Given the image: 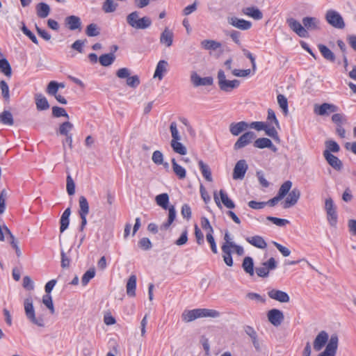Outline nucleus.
I'll return each instance as SVG.
<instances>
[{
  "mask_svg": "<svg viewBox=\"0 0 356 356\" xmlns=\"http://www.w3.org/2000/svg\"><path fill=\"white\" fill-rule=\"evenodd\" d=\"M270 298L282 303H287L290 301L289 296L284 291L278 289H271L268 292Z\"/></svg>",
  "mask_w": 356,
  "mask_h": 356,
  "instance_id": "16",
  "label": "nucleus"
},
{
  "mask_svg": "<svg viewBox=\"0 0 356 356\" xmlns=\"http://www.w3.org/2000/svg\"><path fill=\"white\" fill-rule=\"evenodd\" d=\"M338 106L329 103H323L321 105L316 104L314 108V113L321 116L329 115L332 113L338 111Z\"/></svg>",
  "mask_w": 356,
  "mask_h": 356,
  "instance_id": "9",
  "label": "nucleus"
},
{
  "mask_svg": "<svg viewBox=\"0 0 356 356\" xmlns=\"http://www.w3.org/2000/svg\"><path fill=\"white\" fill-rule=\"evenodd\" d=\"M0 71L8 77L12 75L11 66L6 58H1L0 60Z\"/></svg>",
  "mask_w": 356,
  "mask_h": 356,
  "instance_id": "38",
  "label": "nucleus"
},
{
  "mask_svg": "<svg viewBox=\"0 0 356 356\" xmlns=\"http://www.w3.org/2000/svg\"><path fill=\"white\" fill-rule=\"evenodd\" d=\"M255 138L256 134L254 131H246L237 139L234 145V149L235 150L241 149L250 144Z\"/></svg>",
  "mask_w": 356,
  "mask_h": 356,
  "instance_id": "6",
  "label": "nucleus"
},
{
  "mask_svg": "<svg viewBox=\"0 0 356 356\" xmlns=\"http://www.w3.org/2000/svg\"><path fill=\"white\" fill-rule=\"evenodd\" d=\"M127 84L131 88H135L140 84V79L138 76L134 75L129 76L127 79Z\"/></svg>",
  "mask_w": 356,
  "mask_h": 356,
  "instance_id": "64",
  "label": "nucleus"
},
{
  "mask_svg": "<svg viewBox=\"0 0 356 356\" xmlns=\"http://www.w3.org/2000/svg\"><path fill=\"white\" fill-rule=\"evenodd\" d=\"M222 257L225 263L228 266H233V259L232 257V250L227 245H222Z\"/></svg>",
  "mask_w": 356,
  "mask_h": 356,
  "instance_id": "41",
  "label": "nucleus"
},
{
  "mask_svg": "<svg viewBox=\"0 0 356 356\" xmlns=\"http://www.w3.org/2000/svg\"><path fill=\"white\" fill-rule=\"evenodd\" d=\"M0 122L4 125L13 126L14 124V119L10 111L4 110L0 114Z\"/></svg>",
  "mask_w": 356,
  "mask_h": 356,
  "instance_id": "33",
  "label": "nucleus"
},
{
  "mask_svg": "<svg viewBox=\"0 0 356 356\" xmlns=\"http://www.w3.org/2000/svg\"><path fill=\"white\" fill-rule=\"evenodd\" d=\"M170 130L172 136V140H181V136L177 129V125L175 122H171L170 125Z\"/></svg>",
  "mask_w": 356,
  "mask_h": 356,
  "instance_id": "62",
  "label": "nucleus"
},
{
  "mask_svg": "<svg viewBox=\"0 0 356 356\" xmlns=\"http://www.w3.org/2000/svg\"><path fill=\"white\" fill-rule=\"evenodd\" d=\"M21 30L23 33L26 35L34 44H38V40L36 36L29 29H27L24 24H23Z\"/></svg>",
  "mask_w": 356,
  "mask_h": 356,
  "instance_id": "56",
  "label": "nucleus"
},
{
  "mask_svg": "<svg viewBox=\"0 0 356 356\" xmlns=\"http://www.w3.org/2000/svg\"><path fill=\"white\" fill-rule=\"evenodd\" d=\"M42 303L49 309L51 314H54L55 309L53 304L52 297L49 294H46L42 297Z\"/></svg>",
  "mask_w": 356,
  "mask_h": 356,
  "instance_id": "51",
  "label": "nucleus"
},
{
  "mask_svg": "<svg viewBox=\"0 0 356 356\" xmlns=\"http://www.w3.org/2000/svg\"><path fill=\"white\" fill-rule=\"evenodd\" d=\"M247 242H248L252 245L260 248L265 249L267 246V243L263 237L260 236H254L246 238Z\"/></svg>",
  "mask_w": 356,
  "mask_h": 356,
  "instance_id": "25",
  "label": "nucleus"
},
{
  "mask_svg": "<svg viewBox=\"0 0 356 356\" xmlns=\"http://www.w3.org/2000/svg\"><path fill=\"white\" fill-rule=\"evenodd\" d=\"M300 197V191L299 189L295 188L288 193V196L285 200L284 208L287 209L294 206L298 201Z\"/></svg>",
  "mask_w": 356,
  "mask_h": 356,
  "instance_id": "18",
  "label": "nucleus"
},
{
  "mask_svg": "<svg viewBox=\"0 0 356 356\" xmlns=\"http://www.w3.org/2000/svg\"><path fill=\"white\" fill-rule=\"evenodd\" d=\"M191 81L195 87L201 86H211L213 79L211 76L200 77L195 72L191 73Z\"/></svg>",
  "mask_w": 356,
  "mask_h": 356,
  "instance_id": "15",
  "label": "nucleus"
},
{
  "mask_svg": "<svg viewBox=\"0 0 356 356\" xmlns=\"http://www.w3.org/2000/svg\"><path fill=\"white\" fill-rule=\"evenodd\" d=\"M227 21L230 25L241 31L249 30L252 25L251 22L236 17H228Z\"/></svg>",
  "mask_w": 356,
  "mask_h": 356,
  "instance_id": "12",
  "label": "nucleus"
},
{
  "mask_svg": "<svg viewBox=\"0 0 356 356\" xmlns=\"http://www.w3.org/2000/svg\"><path fill=\"white\" fill-rule=\"evenodd\" d=\"M318 48L323 58L330 62L335 61V56L334 53L325 45L320 44Z\"/></svg>",
  "mask_w": 356,
  "mask_h": 356,
  "instance_id": "31",
  "label": "nucleus"
},
{
  "mask_svg": "<svg viewBox=\"0 0 356 356\" xmlns=\"http://www.w3.org/2000/svg\"><path fill=\"white\" fill-rule=\"evenodd\" d=\"M52 115L55 118L65 117L69 118V115L66 112L65 109L59 106L52 107Z\"/></svg>",
  "mask_w": 356,
  "mask_h": 356,
  "instance_id": "53",
  "label": "nucleus"
},
{
  "mask_svg": "<svg viewBox=\"0 0 356 356\" xmlns=\"http://www.w3.org/2000/svg\"><path fill=\"white\" fill-rule=\"evenodd\" d=\"M93 352V346L92 343L87 341L83 343V346L81 350L83 356H91Z\"/></svg>",
  "mask_w": 356,
  "mask_h": 356,
  "instance_id": "57",
  "label": "nucleus"
},
{
  "mask_svg": "<svg viewBox=\"0 0 356 356\" xmlns=\"http://www.w3.org/2000/svg\"><path fill=\"white\" fill-rule=\"evenodd\" d=\"M268 321L275 327L280 326L284 319L283 312L278 309H272L267 313Z\"/></svg>",
  "mask_w": 356,
  "mask_h": 356,
  "instance_id": "11",
  "label": "nucleus"
},
{
  "mask_svg": "<svg viewBox=\"0 0 356 356\" xmlns=\"http://www.w3.org/2000/svg\"><path fill=\"white\" fill-rule=\"evenodd\" d=\"M277 103L280 107L282 108L283 113L286 115L288 113V101L287 99L283 95H278L277 97Z\"/></svg>",
  "mask_w": 356,
  "mask_h": 356,
  "instance_id": "49",
  "label": "nucleus"
},
{
  "mask_svg": "<svg viewBox=\"0 0 356 356\" xmlns=\"http://www.w3.org/2000/svg\"><path fill=\"white\" fill-rule=\"evenodd\" d=\"M86 33L89 37L97 36L99 34V29L96 24H90L86 27Z\"/></svg>",
  "mask_w": 356,
  "mask_h": 356,
  "instance_id": "52",
  "label": "nucleus"
},
{
  "mask_svg": "<svg viewBox=\"0 0 356 356\" xmlns=\"http://www.w3.org/2000/svg\"><path fill=\"white\" fill-rule=\"evenodd\" d=\"M115 56L113 52L105 54L99 58V61L102 66L108 67L111 65L115 60Z\"/></svg>",
  "mask_w": 356,
  "mask_h": 356,
  "instance_id": "35",
  "label": "nucleus"
},
{
  "mask_svg": "<svg viewBox=\"0 0 356 356\" xmlns=\"http://www.w3.org/2000/svg\"><path fill=\"white\" fill-rule=\"evenodd\" d=\"M24 313L28 321L38 327L44 326V320L42 316H36L33 307V300L31 296L24 300Z\"/></svg>",
  "mask_w": 356,
  "mask_h": 356,
  "instance_id": "1",
  "label": "nucleus"
},
{
  "mask_svg": "<svg viewBox=\"0 0 356 356\" xmlns=\"http://www.w3.org/2000/svg\"><path fill=\"white\" fill-rule=\"evenodd\" d=\"M286 23L289 28L300 38H307L309 33L306 29L296 19L289 18Z\"/></svg>",
  "mask_w": 356,
  "mask_h": 356,
  "instance_id": "8",
  "label": "nucleus"
},
{
  "mask_svg": "<svg viewBox=\"0 0 356 356\" xmlns=\"http://www.w3.org/2000/svg\"><path fill=\"white\" fill-rule=\"evenodd\" d=\"M267 124H271L275 126L280 129V124L279 122L276 118L275 113L274 111L271 108H268V116H267Z\"/></svg>",
  "mask_w": 356,
  "mask_h": 356,
  "instance_id": "48",
  "label": "nucleus"
},
{
  "mask_svg": "<svg viewBox=\"0 0 356 356\" xmlns=\"http://www.w3.org/2000/svg\"><path fill=\"white\" fill-rule=\"evenodd\" d=\"M325 19L328 24L337 29H343L345 23L341 15L334 10H329L325 14Z\"/></svg>",
  "mask_w": 356,
  "mask_h": 356,
  "instance_id": "5",
  "label": "nucleus"
},
{
  "mask_svg": "<svg viewBox=\"0 0 356 356\" xmlns=\"http://www.w3.org/2000/svg\"><path fill=\"white\" fill-rule=\"evenodd\" d=\"M152 159L157 165H161L163 162V155L161 152L156 150L152 154Z\"/></svg>",
  "mask_w": 356,
  "mask_h": 356,
  "instance_id": "63",
  "label": "nucleus"
},
{
  "mask_svg": "<svg viewBox=\"0 0 356 356\" xmlns=\"http://www.w3.org/2000/svg\"><path fill=\"white\" fill-rule=\"evenodd\" d=\"M127 24L136 29H146L152 24V20L149 17L145 16L139 18V13L134 11L129 13L126 18Z\"/></svg>",
  "mask_w": 356,
  "mask_h": 356,
  "instance_id": "2",
  "label": "nucleus"
},
{
  "mask_svg": "<svg viewBox=\"0 0 356 356\" xmlns=\"http://www.w3.org/2000/svg\"><path fill=\"white\" fill-rule=\"evenodd\" d=\"M173 38V32L166 27L161 34L160 42L165 47H170L172 44Z\"/></svg>",
  "mask_w": 356,
  "mask_h": 356,
  "instance_id": "20",
  "label": "nucleus"
},
{
  "mask_svg": "<svg viewBox=\"0 0 356 356\" xmlns=\"http://www.w3.org/2000/svg\"><path fill=\"white\" fill-rule=\"evenodd\" d=\"M326 149L329 152H338L340 149L339 145L334 140H327L325 143Z\"/></svg>",
  "mask_w": 356,
  "mask_h": 356,
  "instance_id": "60",
  "label": "nucleus"
},
{
  "mask_svg": "<svg viewBox=\"0 0 356 356\" xmlns=\"http://www.w3.org/2000/svg\"><path fill=\"white\" fill-rule=\"evenodd\" d=\"M156 204L164 209H167L169 203V196L167 193H161L156 196Z\"/></svg>",
  "mask_w": 356,
  "mask_h": 356,
  "instance_id": "43",
  "label": "nucleus"
},
{
  "mask_svg": "<svg viewBox=\"0 0 356 356\" xmlns=\"http://www.w3.org/2000/svg\"><path fill=\"white\" fill-rule=\"evenodd\" d=\"M242 13L256 20H259L263 17V14L261 10L254 6L244 8L242 9Z\"/></svg>",
  "mask_w": 356,
  "mask_h": 356,
  "instance_id": "23",
  "label": "nucleus"
},
{
  "mask_svg": "<svg viewBox=\"0 0 356 356\" xmlns=\"http://www.w3.org/2000/svg\"><path fill=\"white\" fill-rule=\"evenodd\" d=\"M303 26L306 30H318L319 29L320 21L313 17H305L302 18Z\"/></svg>",
  "mask_w": 356,
  "mask_h": 356,
  "instance_id": "22",
  "label": "nucleus"
},
{
  "mask_svg": "<svg viewBox=\"0 0 356 356\" xmlns=\"http://www.w3.org/2000/svg\"><path fill=\"white\" fill-rule=\"evenodd\" d=\"M325 211L327 214V220L332 227H336L338 222L337 207L331 197H327L325 201Z\"/></svg>",
  "mask_w": 356,
  "mask_h": 356,
  "instance_id": "4",
  "label": "nucleus"
},
{
  "mask_svg": "<svg viewBox=\"0 0 356 356\" xmlns=\"http://www.w3.org/2000/svg\"><path fill=\"white\" fill-rule=\"evenodd\" d=\"M200 169L201 170V172L203 175V177L205 178V179L208 181H212V175L211 170L209 167V165L206 163H204L202 160L199 161L198 162Z\"/></svg>",
  "mask_w": 356,
  "mask_h": 356,
  "instance_id": "39",
  "label": "nucleus"
},
{
  "mask_svg": "<svg viewBox=\"0 0 356 356\" xmlns=\"http://www.w3.org/2000/svg\"><path fill=\"white\" fill-rule=\"evenodd\" d=\"M330 339L328 334L324 330L321 331L314 340V349L316 351H320L326 343H328Z\"/></svg>",
  "mask_w": 356,
  "mask_h": 356,
  "instance_id": "13",
  "label": "nucleus"
},
{
  "mask_svg": "<svg viewBox=\"0 0 356 356\" xmlns=\"http://www.w3.org/2000/svg\"><path fill=\"white\" fill-rule=\"evenodd\" d=\"M275 127H276L271 124H266V128L264 131L266 135L271 137L275 141L279 143L280 139Z\"/></svg>",
  "mask_w": 356,
  "mask_h": 356,
  "instance_id": "46",
  "label": "nucleus"
},
{
  "mask_svg": "<svg viewBox=\"0 0 356 356\" xmlns=\"http://www.w3.org/2000/svg\"><path fill=\"white\" fill-rule=\"evenodd\" d=\"M180 140H172L170 145L173 151L181 155H185L187 152L186 147L179 142Z\"/></svg>",
  "mask_w": 356,
  "mask_h": 356,
  "instance_id": "37",
  "label": "nucleus"
},
{
  "mask_svg": "<svg viewBox=\"0 0 356 356\" xmlns=\"http://www.w3.org/2000/svg\"><path fill=\"white\" fill-rule=\"evenodd\" d=\"M74 126L69 122L66 121L60 124L57 131V134L67 136L71 134L70 132L72 130Z\"/></svg>",
  "mask_w": 356,
  "mask_h": 356,
  "instance_id": "40",
  "label": "nucleus"
},
{
  "mask_svg": "<svg viewBox=\"0 0 356 356\" xmlns=\"http://www.w3.org/2000/svg\"><path fill=\"white\" fill-rule=\"evenodd\" d=\"M0 89L1 90V95L3 98L6 101H8L10 99L9 88L7 83L4 80H1L0 81Z\"/></svg>",
  "mask_w": 356,
  "mask_h": 356,
  "instance_id": "54",
  "label": "nucleus"
},
{
  "mask_svg": "<svg viewBox=\"0 0 356 356\" xmlns=\"http://www.w3.org/2000/svg\"><path fill=\"white\" fill-rule=\"evenodd\" d=\"M242 267L245 272L250 276L254 275V262L252 258L246 257L243 259Z\"/></svg>",
  "mask_w": 356,
  "mask_h": 356,
  "instance_id": "34",
  "label": "nucleus"
},
{
  "mask_svg": "<svg viewBox=\"0 0 356 356\" xmlns=\"http://www.w3.org/2000/svg\"><path fill=\"white\" fill-rule=\"evenodd\" d=\"M136 280L137 278L135 275H131L128 279L126 290L127 295L130 297L136 296Z\"/></svg>",
  "mask_w": 356,
  "mask_h": 356,
  "instance_id": "26",
  "label": "nucleus"
},
{
  "mask_svg": "<svg viewBox=\"0 0 356 356\" xmlns=\"http://www.w3.org/2000/svg\"><path fill=\"white\" fill-rule=\"evenodd\" d=\"M201 45L205 49L216 50L221 47V44L218 42L211 40H204L201 42Z\"/></svg>",
  "mask_w": 356,
  "mask_h": 356,
  "instance_id": "45",
  "label": "nucleus"
},
{
  "mask_svg": "<svg viewBox=\"0 0 356 356\" xmlns=\"http://www.w3.org/2000/svg\"><path fill=\"white\" fill-rule=\"evenodd\" d=\"M248 168V164L244 159L239 160L235 165L233 171L234 179H243Z\"/></svg>",
  "mask_w": 356,
  "mask_h": 356,
  "instance_id": "14",
  "label": "nucleus"
},
{
  "mask_svg": "<svg viewBox=\"0 0 356 356\" xmlns=\"http://www.w3.org/2000/svg\"><path fill=\"white\" fill-rule=\"evenodd\" d=\"M292 182L291 181H284L280 187L277 195L283 199L290 192Z\"/></svg>",
  "mask_w": 356,
  "mask_h": 356,
  "instance_id": "44",
  "label": "nucleus"
},
{
  "mask_svg": "<svg viewBox=\"0 0 356 356\" xmlns=\"http://www.w3.org/2000/svg\"><path fill=\"white\" fill-rule=\"evenodd\" d=\"M176 218V210L173 205L170 206L168 208V220L165 222H163L160 226L161 230H167L171 224L173 222V221L175 220Z\"/></svg>",
  "mask_w": 356,
  "mask_h": 356,
  "instance_id": "29",
  "label": "nucleus"
},
{
  "mask_svg": "<svg viewBox=\"0 0 356 356\" xmlns=\"http://www.w3.org/2000/svg\"><path fill=\"white\" fill-rule=\"evenodd\" d=\"M218 83L219 88L224 92H230L240 86V81L237 79L227 80L225 72L219 70L218 72Z\"/></svg>",
  "mask_w": 356,
  "mask_h": 356,
  "instance_id": "3",
  "label": "nucleus"
},
{
  "mask_svg": "<svg viewBox=\"0 0 356 356\" xmlns=\"http://www.w3.org/2000/svg\"><path fill=\"white\" fill-rule=\"evenodd\" d=\"M58 90L57 82L55 81H50L47 88V92L49 95L56 96V95L58 94Z\"/></svg>",
  "mask_w": 356,
  "mask_h": 356,
  "instance_id": "59",
  "label": "nucleus"
},
{
  "mask_svg": "<svg viewBox=\"0 0 356 356\" xmlns=\"http://www.w3.org/2000/svg\"><path fill=\"white\" fill-rule=\"evenodd\" d=\"M172 170L175 174L178 177L179 179H184L186 178V170L179 165L175 159H172Z\"/></svg>",
  "mask_w": 356,
  "mask_h": 356,
  "instance_id": "36",
  "label": "nucleus"
},
{
  "mask_svg": "<svg viewBox=\"0 0 356 356\" xmlns=\"http://www.w3.org/2000/svg\"><path fill=\"white\" fill-rule=\"evenodd\" d=\"M79 214L88 215L89 213V204L87 199L84 196H81L79 200Z\"/></svg>",
  "mask_w": 356,
  "mask_h": 356,
  "instance_id": "47",
  "label": "nucleus"
},
{
  "mask_svg": "<svg viewBox=\"0 0 356 356\" xmlns=\"http://www.w3.org/2000/svg\"><path fill=\"white\" fill-rule=\"evenodd\" d=\"M267 220L279 227H284L289 223V221L286 219H282L272 216H268Z\"/></svg>",
  "mask_w": 356,
  "mask_h": 356,
  "instance_id": "55",
  "label": "nucleus"
},
{
  "mask_svg": "<svg viewBox=\"0 0 356 356\" xmlns=\"http://www.w3.org/2000/svg\"><path fill=\"white\" fill-rule=\"evenodd\" d=\"M65 23L67 25L68 29L71 31L80 29L81 25L80 18L75 15H71L66 17Z\"/></svg>",
  "mask_w": 356,
  "mask_h": 356,
  "instance_id": "27",
  "label": "nucleus"
},
{
  "mask_svg": "<svg viewBox=\"0 0 356 356\" xmlns=\"http://www.w3.org/2000/svg\"><path fill=\"white\" fill-rule=\"evenodd\" d=\"M95 275V268H90L83 275L81 278V284L83 286H86Z\"/></svg>",
  "mask_w": 356,
  "mask_h": 356,
  "instance_id": "50",
  "label": "nucleus"
},
{
  "mask_svg": "<svg viewBox=\"0 0 356 356\" xmlns=\"http://www.w3.org/2000/svg\"><path fill=\"white\" fill-rule=\"evenodd\" d=\"M36 108L38 111H44L49 108L47 98L42 94H36L35 96Z\"/></svg>",
  "mask_w": 356,
  "mask_h": 356,
  "instance_id": "30",
  "label": "nucleus"
},
{
  "mask_svg": "<svg viewBox=\"0 0 356 356\" xmlns=\"http://www.w3.org/2000/svg\"><path fill=\"white\" fill-rule=\"evenodd\" d=\"M248 129V123L245 121L232 122L229 126V130L234 136H238Z\"/></svg>",
  "mask_w": 356,
  "mask_h": 356,
  "instance_id": "17",
  "label": "nucleus"
},
{
  "mask_svg": "<svg viewBox=\"0 0 356 356\" xmlns=\"http://www.w3.org/2000/svg\"><path fill=\"white\" fill-rule=\"evenodd\" d=\"M339 339L335 334L331 335L325 349L318 356H335L338 348Z\"/></svg>",
  "mask_w": 356,
  "mask_h": 356,
  "instance_id": "7",
  "label": "nucleus"
},
{
  "mask_svg": "<svg viewBox=\"0 0 356 356\" xmlns=\"http://www.w3.org/2000/svg\"><path fill=\"white\" fill-rule=\"evenodd\" d=\"M168 66V63L166 60H159L154 74V78H158L159 80H161L163 78L164 74L167 72Z\"/></svg>",
  "mask_w": 356,
  "mask_h": 356,
  "instance_id": "24",
  "label": "nucleus"
},
{
  "mask_svg": "<svg viewBox=\"0 0 356 356\" xmlns=\"http://www.w3.org/2000/svg\"><path fill=\"white\" fill-rule=\"evenodd\" d=\"M198 309L191 310H184L181 314V319L186 323L191 322L197 318H199Z\"/></svg>",
  "mask_w": 356,
  "mask_h": 356,
  "instance_id": "28",
  "label": "nucleus"
},
{
  "mask_svg": "<svg viewBox=\"0 0 356 356\" xmlns=\"http://www.w3.org/2000/svg\"><path fill=\"white\" fill-rule=\"evenodd\" d=\"M138 246L143 250H148L152 248V244L148 238L143 237L138 241Z\"/></svg>",
  "mask_w": 356,
  "mask_h": 356,
  "instance_id": "58",
  "label": "nucleus"
},
{
  "mask_svg": "<svg viewBox=\"0 0 356 356\" xmlns=\"http://www.w3.org/2000/svg\"><path fill=\"white\" fill-rule=\"evenodd\" d=\"M323 156L329 165H330L334 169L340 170L342 168V162L334 155L329 152V151H324Z\"/></svg>",
  "mask_w": 356,
  "mask_h": 356,
  "instance_id": "19",
  "label": "nucleus"
},
{
  "mask_svg": "<svg viewBox=\"0 0 356 356\" xmlns=\"http://www.w3.org/2000/svg\"><path fill=\"white\" fill-rule=\"evenodd\" d=\"M254 146L259 149L268 147L273 152H276L277 151V148L272 143L271 140L267 138H260L257 139L254 143Z\"/></svg>",
  "mask_w": 356,
  "mask_h": 356,
  "instance_id": "21",
  "label": "nucleus"
},
{
  "mask_svg": "<svg viewBox=\"0 0 356 356\" xmlns=\"http://www.w3.org/2000/svg\"><path fill=\"white\" fill-rule=\"evenodd\" d=\"M36 13L40 18H45L50 13V7L45 3H39L36 6Z\"/></svg>",
  "mask_w": 356,
  "mask_h": 356,
  "instance_id": "32",
  "label": "nucleus"
},
{
  "mask_svg": "<svg viewBox=\"0 0 356 356\" xmlns=\"http://www.w3.org/2000/svg\"><path fill=\"white\" fill-rule=\"evenodd\" d=\"M199 317H211L218 318L220 316V312L215 309H198Z\"/></svg>",
  "mask_w": 356,
  "mask_h": 356,
  "instance_id": "42",
  "label": "nucleus"
},
{
  "mask_svg": "<svg viewBox=\"0 0 356 356\" xmlns=\"http://www.w3.org/2000/svg\"><path fill=\"white\" fill-rule=\"evenodd\" d=\"M219 195L220 199L218 197L216 192L214 193L213 195L214 201L219 208H221L220 201L225 205V207L228 209H234L235 207V204L234 202L228 197L227 194L223 190H220L219 191Z\"/></svg>",
  "mask_w": 356,
  "mask_h": 356,
  "instance_id": "10",
  "label": "nucleus"
},
{
  "mask_svg": "<svg viewBox=\"0 0 356 356\" xmlns=\"http://www.w3.org/2000/svg\"><path fill=\"white\" fill-rule=\"evenodd\" d=\"M67 192L70 195H72L75 193V184L72 178V177L68 175L67 176Z\"/></svg>",
  "mask_w": 356,
  "mask_h": 356,
  "instance_id": "61",
  "label": "nucleus"
}]
</instances>
